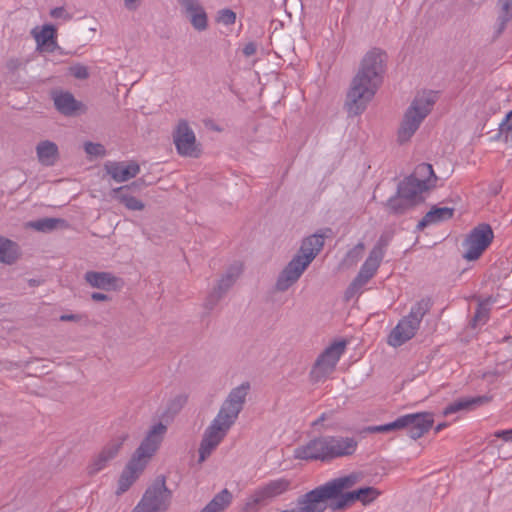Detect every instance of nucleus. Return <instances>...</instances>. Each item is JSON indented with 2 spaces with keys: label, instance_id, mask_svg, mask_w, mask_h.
<instances>
[{
  "label": "nucleus",
  "instance_id": "f257e3e1",
  "mask_svg": "<svg viewBox=\"0 0 512 512\" xmlns=\"http://www.w3.org/2000/svg\"><path fill=\"white\" fill-rule=\"evenodd\" d=\"M386 58V53L379 48L364 55L346 95L344 106L349 116L362 114L375 96L383 81Z\"/></svg>",
  "mask_w": 512,
  "mask_h": 512
},
{
  "label": "nucleus",
  "instance_id": "f03ea898",
  "mask_svg": "<svg viewBox=\"0 0 512 512\" xmlns=\"http://www.w3.org/2000/svg\"><path fill=\"white\" fill-rule=\"evenodd\" d=\"M249 390L250 383L244 382L229 392L217 415L204 431L199 447L200 463L211 455L235 424L246 403Z\"/></svg>",
  "mask_w": 512,
  "mask_h": 512
},
{
  "label": "nucleus",
  "instance_id": "7ed1b4c3",
  "mask_svg": "<svg viewBox=\"0 0 512 512\" xmlns=\"http://www.w3.org/2000/svg\"><path fill=\"white\" fill-rule=\"evenodd\" d=\"M332 234L331 228L320 229L303 239L297 253L279 273L275 283L277 292H285L292 287L320 253L325 239Z\"/></svg>",
  "mask_w": 512,
  "mask_h": 512
},
{
  "label": "nucleus",
  "instance_id": "20e7f679",
  "mask_svg": "<svg viewBox=\"0 0 512 512\" xmlns=\"http://www.w3.org/2000/svg\"><path fill=\"white\" fill-rule=\"evenodd\" d=\"M166 431L167 427L161 422L149 429L120 475L117 494L126 492L143 473L163 441Z\"/></svg>",
  "mask_w": 512,
  "mask_h": 512
},
{
  "label": "nucleus",
  "instance_id": "39448f33",
  "mask_svg": "<svg viewBox=\"0 0 512 512\" xmlns=\"http://www.w3.org/2000/svg\"><path fill=\"white\" fill-rule=\"evenodd\" d=\"M436 100L437 94L433 91H424L414 97L398 129L399 143L403 144L411 139L420 124L431 112Z\"/></svg>",
  "mask_w": 512,
  "mask_h": 512
},
{
  "label": "nucleus",
  "instance_id": "423d86ee",
  "mask_svg": "<svg viewBox=\"0 0 512 512\" xmlns=\"http://www.w3.org/2000/svg\"><path fill=\"white\" fill-rule=\"evenodd\" d=\"M432 302L430 298H422L411 308L410 313L403 317L393 328L388 337V344L399 347L412 339L420 327L423 317L430 311Z\"/></svg>",
  "mask_w": 512,
  "mask_h": 512
},
{
  "label": "nucleus",
  "instance_id": "0eeeda50",
  "mask_svg": "<svg viewBox=\"0 0 512 512\" xmlns=\"http://www.w3.org/2000/svg\"><path fill=\"white\" fill-rule=\"evenodd\" d=\"M434 423L433 414L429 412L406 414L395 421L384 425L370 426V433H387L394 430L407 429L408 436L417 440L427 433Z\"/></svg>",
  "mask_w": 512,
  "mask_h": 512
},
{
  "label": "nucleus",
  "instance_id": "6e6552de",
  "mask_svg": "<svg viewBox=\"0 0 512 512\" xmlns=\"http://www.w3.org/2000/svg\"><path fill=\"white\" fill-rule=\"evenodd\" d=\"M291 484L289 479L278 478L257 487L247 497L243 508L244 512H258L276 497L288 492L291 489Z\"/></svg>",
  "mask_w": 512,
  "mask_h": 512
},
{
  "label": "nucleus",
  "instance_id": "1a4fd4ad",
  "mask_svg": "<svg viewBox=\"0 0 512 512\" xmlns=\"http://www.w3.org/2000/svg\"><path fill=\"white\" fill-rule=\"evenodd\" d=\"M360 479V475L357 473H351L349 475L338 477L328 481L327 483L320 485L313 490L322 488H332L334 493L328 498H324L322 502V510L324 512L328 507L333 510H343L353 503L352 499L349 498V492H344L346 489L353 487Z\"/></svg>",
  "mask_w": 512,
  "mask_h": 512
},
{
  "label": "nucleus",
  "instance_id": "9d476101",
  "mask_svg": "<svg viewBox=\"0 0 512 512\" xmlns=\"http://www.w3.org/2000/svg\"><path fill=\"white\" fill-rule=\"evenodd\" d=\"M437 176L433 167L428 163L416 166L413 173L399 183V192L405 197L422 196L436 186Z\"/></svg>",
  "mask_w": 512,
  "mask_h": 512
},
{
  "label": "nucleus",
  "instance_id": "9b49d317",
  "mask_svg": "<svg viewBox=\"0 0 512 512\" xmlns=\"http://www.w3.org/2000/svg\"><path fill=\"white\" fill-rule=\"evenodd\" d=\"M345 347V341H337L328 346L316 359L310 372L311 380L320 382L331 375L341 355L344 353Z\"/></svg>",
  "mask_w": 512,
  "mask_h": 512
},
{
  "label": "nucleus",
  "instance_id": "f8f14e48",
  "mask_svg": "<svg viewBox=\"0 0 512 512\" xmlns=\"http://www.w3.org/2000/svg\"><path fill=\"white\" fill-rule=\"evenodd\" d=\"M172 492L164 476H159L145 491L139 504L150 512H165L171 503Z\"/></svg>",
  "mask_w": 512,
  "mask_h": 512
},
{
  "label": "nucleus",
  "instance_id": "ddd939ff",
  "mask_svg": "<svg viewBox=\"0 0 512 512\" xmlns=\"http://www.w3.org/2000/svg\"><path fill=\"white\" fill-rule=\"evenodd\" d=\"M494 237L493 230L488 224H479L466 237L463 242L465 252L463 257L468 261L478 259L490 245Z\"/></svg>",
  "mask_w": 512,
  "mask_h": 512
},
{
  "label": "nucleus",
  "instance_id": "4468645a",
  "mask_svg": "<svg viewBox=\"0 0 512 512\" xmlns=\"http://www.w3.org/2000/svg\"><path fill=\"white\" fill-rule=\"evenodd\" d=\"M173 141L177 152L181 156L197 158L200 155L199 144L193 130L189 127L186 120H180L174 133Z\"/></svg>",
  "mask_w": 512,
  "mask_h": 512
},
{
  "label": "nucleus",
  "instance_id": "2eb2a0df",
  "mask_svg": "<svg viewBox=\"0 0 512 512\" xmlns=\"http://www.w3.org/2000/svg\"><path fill=\"white\" fill-rule=\"evenodd\" d=\"M242 268L239 264H234L228 268L226 273L218 281L217 285L208 294L204 301V308L211 311L219 301L225 296L229 289L234 285L241 274Z\"/></svg>",
  "mask_w": 512,
  "mask_h": 512
},
{
  "label": "nucleus",
  "instance_id": "dca6fc26",
  "mask_svg": "<svg viewBox=\"0 0 512 512\" xmlns=\"http://www.w3.org/2000/svg\"><path fill=\"white\" fill-rule=\"evenodd\" d=\"M382 259L380 252L370 251L368 258L360 268L358 275L352 281L345 292L346 299L352 298L374 276Z\"/></svg>",
  "mask_w": 512,
  "mask_h": 512
},
{
  "label": "nucleus",
  "instance_id": "f3484780",
  "mask_svg": "<svg viewBox=\"0 0 512 512\" xmlns=\"http://www.w3.org/2000/svg\"><path fill=\"white\" fill-rule=\"evenodd\" d=\"M333 493L332 488L311 490L297 498L294 508L281 512H321L323 499L332 496Z\"/></svg>",
  "mask_w": 512,
  "mask_h": 512
},
{
  "label": "nucleus",
  "instance_id": "a211bd4d",
  "mask_svg": "<svg viewBox=\"0 0 512 512\" xmlns=\"http://www.w3.org/2000/svg\"><path fill=\"white\" fill-rule=\"evenodd\" d=\"M294 457L300 460L328 462V448L326 436H320L310 440L305 445L294 450Z\"/></svg>",
  "mask_w": 512,
  "mask_h": 512
},
{
  "label": "nucleus",
  "instance_id": "6ab92c4d",
  "mask_svg": "<svg viewBox=\"0 0 512 512\" xmlns=\"http://www.w3.org/2000/svg\"><path fill=\"white\" fill-rule=\"evenodd\" d=\"M128 439V434H122L112 439L101 452L92 460L88 466V473L95 475L104 469L107 464L113 460L121 450L123 443Z\"/></svg>",
  "mask_w": 512,
  "mask_h": 512
},
{
  "label": "nucleus",
  "instance_id": "aec40b11",
  "mask_svg": "<svg viewBox=\"0 0 512 512\" xmlns=\"http://www.w3.org/2000/svg\"><path fill=\"white\" fill-rule=\"evenodd\" d=\"M329 461L352 456L357 448L358 441L354 437L326 436Z\"/></svg>",
  "mask_w": 512,
  "mask_h": 512
},
{
  "label": "nucleus",
  "instance_id": "412c9836",
  "mask_svg": "<svg viewBox=\"0 0 512 512\" xmlns=\"http://www.w3.org/2000/svg\"><path fill=\"white\" fill-rule=\"evenodd\" d=\"M144 185V180L138 179L137 181H134L131 185H125L113 189L111 191V196L113 199L123 204L128 210L141 211L145 207L144 203L141 200L137 199L136 197L132 196L130 194V191H139Z\"/></svg>",
  "mask_w": 512,
  "mask_h": 512
},
{
  "label": "nucleus",
  "instance_id": "4be33fe9",
  "mask_svg": "<svg viewBox=\"0 0 512 512\" xmlns=\"http://www.w3.org/2000/svg\"><path fill=\"white\" fill-rule=\"evenodd\" d=\"M104 169L108 175L118 183L126 182L140 172V166L135 161L116 162L108 161L104 165Z\"/></svg>",
  "mask_w": 512,
  "mask_h": 512
},
{
  "label": "nucleus",
  "instance_id": "5701e85b",
  "mask_svg": "<svg viewBox=\"0 0 512 512\" xmlns=\"http://www.w3.org/2000/svg\"><path fill=\"white\" fill-rule=\"evenodd\" d=\"M178 3L196 30L203 31L207 28V14L198 0H178Z\"/></svg>",
  "mask_w": 512,
  "mask_h": 512
},
{
  "label": "nucleus",
  "instance_id": "b1692460",
  "mask_svg": "<svg viewBox=\"0 0 512 512\" xmlns=\"http://www.w3.org/2000/svg\"><path fill=\"white\" fill-rule=\"evenodd\" d=\"M31 35L36 41V50L39 52H53L58 48L56 41V29L54 26L46 24L39 31L38 27H35L31 31Z\"/></svg>",
  "mask_w": 512,
  "mask_h": 512
},
{
  "label": "nucleus",
  "instance_id": "393cba45",
  "mask_svg": "<svg viewBox=\"0 0 512 512\" xmlns=\"http://www.w3.org/2000/svg\"><path fill=\"white\" fill-rule=\"evenodd\" d=\"M424 201L423 196H411L405 197L402 193L399 192V186L397 187V194L392 196L387 201V208L393 214L401 215L404 214L407 210L411 209L418 203Z\"/></svg>",
  "mask_w": 512,
  "mask_h": 512
},
{
  "label": "nucleus",
  "instance_id": "a878e982",
  "mask_svg": "<svg viewBox=\"0 0 512 512\" xmlns=\"http://www.w3.org/2000/svg\"><path fill=\"white\" fill-rule=\"evenodd\" d=\"M52 98L56 109L65 116L75 115L82 107L70 92H54Z\"/></svg>",
  "mask_w": 512,
  "mask_h": 512
},
{
  "label": "nucleus",
  "instance_id": "bb28decb",
  "mask_svg": "<svg viewBox=\"0 0 512 512\" xmlns=\"http://www.w3.org/2000/svg\"><path fill=\"white\" fill-rule=\"evenodd\" d=\"M85 281L93 288L109 291L117 287V277L109 272L88 271L84 275Z\"/></svg>",
  "mask_w": 512,
  "mask_h": 512
},
{
  "label": "nucleus",
  "instance_id": "cd10ccee",
  "mask_svg": "<svg viewBox=\"0 0 512 512\" xmlns=\"http://www.w3.org/2000/svg\"><path fill=\"white\" fill-rule=\"evenodd\" d=\"M454 209L449 207L433 206L425 216L419 221L417 229L423 230L429 225L437 224L453 217Z\"/></svg>",
  "mask_w": 512,
  "mask_h": 512
},
{
  "label": "nucleus",
  "instance_id": "c85d7f7f",
  "mask_svg": "<svg viewBox=\"0 0 512 512\" xmlns=\"http://www.w3.org/2000/svg\"><path fill=\"white\" fill-rule=\"evenodd\" d=\"M38 161L44 166H53L59 158L58 146L49 140L41 141L36 146Z\"/></svg>",
  "mask_w": 512,
  "mask_h": 512
},
{
  "label": "nucleus",
  "instance_id": "c756f323",
  "mask_svg": "<svg viewBox=\"0 0 512 512\" xmlns=\"http://www.w3.org/2000/svg\"><path fill=\"white\" fill-rule=\"evenodd\" d=\"M490 398L487 396H477L471 398H462L449 404L443 411L444 415H450L462 410H472L478 406L488 403Z\"/></svg>",
  "mask_w": 512,
  "mask_h": 512
},
{
  "label": "nucleus",
  "instance_id": "7c9ffc66",
  "mask_svg": "<svg viewBox=\"0 0 512 512\" xmlns=\"http://www.w3.org/2000/svg\"><path fill=\"white\" fill-rule=\"evenodd\" d=\"M498 13L495 22V37H499L512 21V0H498Z\"/></svg>",
  "mask_w": 512,
  "mask_h": 512
},
{
  "label": "nucleus",
  "instance_id": "2f4dec72",
  "mask_svg": "<svg viewBox=\"0 0 512 512\" xmlns=\"http://www.w3.org/2000/svg\"><path fill=\"white\" fill-rule=\"evenodd\" d=\"M233 496L228 489H223L201 510L203 512H223L232 502Z\"/></svg>",
  "mask_w": 512,
  "mask_h": 512
},
{
  "label": "nucleus",
  "instance_id": "473e14b6",
  "mask_svg": "<svg viewBox=\"0 0 512 512\" xmlns=\"http://www.w3.org/2000/svg\"><path fill=\"white\" fill-rule=\"evenodd\" d=\"M27 226L36 231L47 233L66 226V221L60 218H41L28 222Z\"/></svg>",
  "mask_w": 512,
  "mask_h": 512
},
{
  "label": "nucleus",
  "instance_id": "72a5a7b5",
  "mask_svg": "<svg viewBox=\"0 0 512 512\" xmlns=\"http://www.w3.org/2000/svg\"><path fill=\"white\" fill-rule=\"evenodd\" d=\"M17 257L16 243L7 238L0 237V263L13 264Z\"/></svg>",
  "mask_w": 512,
  "mask_h": 512
},
{
  "label": "nucleus",
  "instance_id": "f704fd0d",
  "mask_svg": "<svg viewBox=\"0 0 512 512\" xmlns=\"http://www.w3.org/2000/svg\"><path fill=\"white\" fill-rule=\"evenodd\" d=\"M380 495V491L374 487H361L357 490L349 492V498L355 501H360L363 505H367L374 501Z\"/></svg>",
  "mask_w": 512,
  "mask_h": 512
},
{
  "label": "nucleus",
  "instance_id": "c9c22d12",
  "mask_svg": "<svg viewBox=\"0 0 512 512\" xmlns=\"http://www.w3.org/2000/svg\"><path fill=\"white\" fill-rule=\"evenodd\" d=\"M491 297L479 300L477 309L472 318V326L476 327L478 325L485 324L489 318L490 308L489 304L491 303Z\"/></svg>",
  "mask_w": 512,
  "mask_h": 512
},
{
  "label": "nucleus",
  "instance_id": "e433bc0d",
  "mask_svg": "<svg viewBox=\"0 0 512 512\" xmlns=\"http://www.w3.org/2000/svg\"><path fill=\"white\" fill-rule=\"evenodd\" d=\"M499 137H501L505 142L512 140V110L499 124Z\"/></svg>",
  "mask_w": 512,
  "mask_h": 512
},
{
  "label": "nucleus",
  "instance_id": "4c0bfd02",
  "mask_svg": "<svg viewBox=\"0 0 512 512\" xmlns=\"http://www.w3.org/2000/svg\"><path fill=\"white\" fill-rule=\"evenodd\" d=\"M84 150L91 157H103L106 155L105 147L100 143L86 142Z\"/></svg>",
  "mask_w": 512,
  "mask_h": 512
},
{
  "label": "nucleus",
  "instance_id": "58836bf2",
  "mask_svg": "<svg viewBox=\"0 0 512 512\" xmlns=\"http://www.w3.org/2000/svg\"><path fill=\"white\" fill-rule=\"evenodd\" d=\"M188 396L186 394H179L175 396L168 405V410L171 413L179 412L187 403Z\"/></svg>",
  "mask_w": 512,
  "mask_h": 512
},
{
  "label": "nucleus",
  "instance_id": "ea45409f",
  "mask_svg": "<svg viewBox=\"0 0 512 512\" xmlns=\"http://www.w3.org/2000/svg\"><path fill=\"white\" fill-rule=\"evenodd\" d=\"M217 21L224 25H232L236 21V13L231 9H222L218 12Z\"/></svg>",
  "mask_w": 512,
  "mask_h": 512
},
{
  "label": "nucleus",
  "instance_id": "a19ab883",
  "mask_svg": "<svg viewBox=\"0 0 512 512\" xmlns=\"http://www.w3.org/2000/svg\"><path fill=\"white\" fill-rule=\"evenodd\" d=\"M363 251H364V244L358 243L353 249H351L347 253L346 261L351 264L356 263L362 257Z\"/></svg>",
  "mask_w": 512,
  "mask_h": 512
},
{
  "label": "nucleus",
  "instance_id": "79ce46f5",
  "mask_svg": "<svg viewBox=\"0 0 512 512\" xmlns=\"http://www.w3.org/2000/svg\"><path fill=\"white\" fill-rule=\"evenodd\" d=\"M70 74L76 79H87L89 77L88 68L82 64H75L69 68Z\"/></svg>",
  "mask_w": 512,
  "mask_h": 512
},
{
  "label": "nucleus",
  "instance_id": "37998d69",
  "mask_svg": "<svg viewBox=\"0 0 512 512\" xmlns=\"http://www.w3.org/2000/svg\"><path fill=\"white\" fill-rule=\"evenodd\" d=\"M388 242L389 239L386 236L382 235L371 251L380 252V259H383L385 248L387 247Z\"/></svg>",
  "mask_w": 512,
  "mask_h": 512
},
{
  "label": "nucleus",
  "instance_id": "c03bdc74",
  "mask_svg": "<svg viewBox=\"0 0 512 512\" xmlns=\"http://www.w3.org/2000/svg\"><path fill=\"white\" fill-rule=\"evenodd\" d=\"M333 413V411L322 413L318 419L312 422V427H314L315 429H317L319 426H322L324 429L330 428L331 426H324L323 423L328 419L332 418Z\"/></svg>",
  "mask_w": 512,
  "mask_h": 512
},
{
  "label": "nucleus",
  "instance_id": "a18cd8bd",
  "mask_svg": "<svg viewBox=\"0 0 512 512\" xmlns=\"http://www.w3.org/2000/svg\"><path fill=\"white\" fill-rule=\"evenodd\" d=\"M83 317L81 314H62L59 320L62 322H79Z\"/></svg>",
  "mask_w": 512,
  "mask_h": 512
},
{
  "label": "nucleus",
  "instance_id": "49530a36",
  "mask_svg": "<svg viewBox=\"0 0 512 512\" xmlns=\"http://www.w3.org/2000/svg\"><path fill=\"white\" fill-rule=\"evenodd\" d=\"M22 65V62L18 58L9 59L6 63V67L9 71L15 72Z\"/></svg>",
  "mask_w": 512,
  "mask_h": 512
},
{
  "label": "nucleus",
  "instance_id": "de8ad7c7",
  "mask_svg": "<svg viewBox=\"0 0 512 512\" xmlns=\"http://www.w3.org/2000/svg\"><path fill=\"white\" fill-rule=\"evenodd\" d=\"M257 51V46L254 42L247 43L243 48V54L247 57L254 55Z\"/></svg>",
  "mask_w": 512,
  "mask_h": 512
},
{
  "label": "nucleus",
  "instance_id": "09e8293b",
  "mask_svg": "<svg viewBox=\"0 0 512 512\" xmlns=\"http://www.w3.org/2000/svg\"><path fill=\"white\" fill-rule=\"evenodd\" d=\"M141 0H124L125 8L129 11H135L139 7Z\"/></svg>",
  "mask_w": 512,
  "mask_h": 512
},
{
  "label": "nucleus",
  "instance_id": "8fccbe9b",
  "mask_svg": "<svg viewBox=\"0 0 512 512\" xmlns=\"http://www.w3.org/2000/svg\"><path fill=\"white\" fill-rule=\"evenodd\" d=\"M496 437L502 438L505 441H512V429L510 430H502L496 432Z\"/></svg>",
  "mask_w": 512,
  "mask_h": 512
},
{
  "label": "nucleus",
  "instance_id": "3c124183",
  "mask_svg": "<svg viewBox=\"0 0 512 512\" xmlns=\"http://www.w3.org/2000/svg\"><path fill=\"white\" fill-rule=\"evenodd\" d=\"M91 299L95 302L107 301L109 300V296L104 293L94 292L91 294Z\"/></svg>",
  "mask_w": 512,
  "mask_h": 512
},
{
  "label": "nucleus",
  "instance_id": "603ef678",
  "mask_svg": "<svg viewBox=\"0 0 512 512\" xmlns=\"http://www.w3.org/2000/svg\"><path fill=\"white\" fill-rule=\"evenodd\" d=\"M65 13V10L64 8L62 7H56L54 9L51 10L50 12V15L53 17V18H60L63 16V14Z\"/></svg>",
  "mask_w": 512,
  "mask_h": 512
},
{
  "label": "nucleus",
  "instance_id": "864d4df0",
  "mask_svg": "<svg viewBox=\"0 0 512 512\" xmlns=\"http://www.w3.org/2000/svg\"><path fill=\"white\" fill-rule=\"evenodd\" d=\"M131 512H150L138 503Z\"/></svg>",
  "mask_w": 512,
  "mask_h": 512
},
{
  "label": "nucleus",
  "instance_id": "5fc2aeb1",
  "mask_svg": "<svg viewBox=\"0 0 512 512\" xmlns=\"http://www.w3.org/2000/svg\"><path fill=\"white\" fill-rule=\"evenodd\" d=\"M446 426H447V424H446V423H440V424H438V425L436 426V428H435V432H436V433L440 432V431H441L442 429H444Z\"/></svg>",
  "mask_w": 512,
  "mask_h": 512
},
{
  "label": "nucleus",
  "instance_id": "6e6d98bb",
  "mask_svg": "<svg viewBox=\"0 0 512 512\" xmlns=\"http://www.w3.org/2000/svg\"><path fill=\"white\" fill-rule=\"evenodd\" d=\"M200 512H203V511H200Z\"/></svg>",
  "mask_w": 512,
  "mask_h": 512
}]
</instances>
